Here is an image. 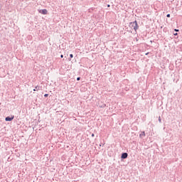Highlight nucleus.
<instances>
[{
  "mask_svg": "<svg viewBox=\"0 0 182 182\" xmlns=\"http://www.w3.org/2000/svg\"><path fill=\"white\" fill-rule=\"evenodd\" d=\"M129 26L132 28V29H134V31H137V29H139V24H137L136 21L131 22Z\"/></svg>",
  "mask_w": 182,
  "mask_h": 182,
  "instance_id": "1",
  "label": "nucleus"
},
{
  "mask_svg": "<svg viewBox=\"0 0 182 182\" xmlns=\"http://www.w3.org/2000/svg\"><path fill=\"white\" fill-rule=\"evenodd\" d=\"M14 118H15V116L12 115L11 117H6L5 120L6 122H12V120H14Z\"/></svg>",
  "mask_w": 182,
  "mask_h": 182,
  "instance_id": "2",
  "label": "nucleus"
},
{
  "mask_svg": "<svg viewBox=\"0 0 182 182\" xmlns=\"http://www.w3.org/2000/svg\"><path fill=\"white\" fill-rule=\"evenodd\" d=\"M39 14H42V15H48V10L46 9L39 10Z\"/></svg>",
  "mask_w": 182,
  "mask_h": 182,
  "instance_id": "3",
  "label": "nucleus"
},
{
  "mask_svg": "<svg viewBox=\"0 0 182 182\" xmlns=\"http://www.w3.org/2000/svg\"><path fill=\"white\" fill-rule=\"evenodd\" d=\"M140 139H143V137H146V132L144 131L141 132V134H139Z\"/></svg>",
  "mask_w": 182,
  "mask_h": 182,
  "instance_id": "4",
  "label": "nucleus"
},
{
  "mask_svg": "<svg viewBox=\"0 0 182 182\" xmlns=\"http://www.w3.org/2000/svg\"><path fill=\"white\" fill-rule=\"evenodd\" d=\"M127 153H123L122 154V159H127Z\"/></svg>",
  "mask_w": 182,
  "mask_h": 182,
  "instance_id": "5",
  "label": "nucleus"
},
{
  "mask_svg": "<svg viewBox=\"0 0 182 182\" xmlns=\"http://www.w3.org/2000/svg\"><path fill=\"white\" fill-rule=\"evenodd\" d=\"M38 90H41V87L39 86H36L35 89H33V92H38Z\"/></svg>",
  "mask_w": 182,
  "mask_h": 182,
  "instance_id": "6",
  "label": "nucleus"
},
{
  "mask_svg": "<svg viewBox=\"0 0 182 182\" xmlns=\"http://www.w3.org/2000/svg\"><path fill=\"white\" fill-rule=\"evenodd\" d=\"M100 107H106V104H102V105H100Z\"/></svg>",
  "mask_w": 182,
  "mask_h": 182,
  "instance_id": "7",
  "label": "nucleus"
},
{
  "mask_svg": "<svg viewBox=\"0 0 182 182\" xmlns=\"http://www.w3.org/2000/svg\"><path fill=\"white\" fill-rule=\"evenodd\" d=\"M48 96H49V95H48V94H45V95H44V97H48Z\"/></svg>",
  "mask_w": 182,
  "mask_h": 182,
  "instance_id": "8",
  "label": "nucleus"
},
{
  "mask_svg": "<svg viewBox=\"0 0 182 182\" xmlns=\"http://www.w3.org/2000/svg\"><path fill=\"white\" fill-rule=\"evenodd\" d=\"M70 58H73V54H70Z\"/></svg>",
  "mask_w": 182,
  "mask_h": 182,
  "instance_id": "9",
  "label": "nucleus"
},
{
  "mask_svg": "<svg viewBox=\"0 0 182 182\" xmlns=\"http://www.w3.org/2000/svg\"><path fill=\"white\" fill-rule=\"evenodd\" d=\"M167 18H170V14L166 15Z\"/></svg>",
  "mask_w": 182,
  "mask_h": 182,
  "instance_id": "10",
  "label": "nucleus"
},
{
  "mask_svg": "<svg viewBox=\"0 0 182 182\" xmlns=\"http://www.w3.org/2000/svg\"><path fill=\"white\" fill-rule=\"evenodd\" d=\"M77 80H80V77H78L77 78Z\"/></svg>",
  "mask_w": 182,
  "mask_h": 182,
  "instance_id": "11",
  "label": "nucleus"
},
{
  "mask_svg": "<svg viewBox=\"0 0 182 182\" xmlns=\"http://www.w3.org/2000/svg\"><path fill=\"white\" fill-rule=\"evenodd\" d=\"M175 32H178V29H175Z\"/></svg>",
  "mask_w": 182,
  "mask_h": 182,
  "instance_id": "12",
  "label": "nucleus"
},
{
  "mask_svg": "<svg viewBox=\"0 0 182 182\" xmlns=\"http://www.w3.org/2000/svg\"><path fill=\"white\" fill-rule=\"evenodd\" d=\"M173 35H174L175 36H177L178 33H174Z\"/></svg>",
  "mask_w": 182,
  "mask_h": 182,
  "instance_id": "13",
  "label": "nucleus"
},
{
  "mask_svg": "<svg viewBox=\"0 0 182 182\" xmlns=\"http://www.w3.org/2000/svg\"><path fill=\"white\" fill-rule=\"evenodd\" d=\"M92 137H95V134H92Z\"/></svg>",
  "mask_w": 182,
  "mask_h": 182,
  "instance_id": "14",
  "label": "nucleus"
},
{
  "mask_svg": "<svg viewBox=\"0 0 182 182\" xmlns=\"http://www.w3.org/2000/svg\"><path fill=\"white\" fill-rule=\"evenodd\" d=\"M159 122H161V118L159 117Z\"/></svg>",
  "mask_w": 182,
  "mask_h": 182,
  "instance_id": "15",
  "label": "nucleus"
},
{
  "mask_svg": "<svg viewBox=\"0 0 182 182\" xmlns=\"http://www.w3.org/2000/svg\"><path fill=\"white\" fill-rule=\"evenodd\" d=\"M107 7H108V8H110V5H109V4H108V5H107Z\"/></svg>",
  "mask_w": 182,
  "mask_h": 182,
  "instance_id": "16",
  "label": "nucleus"
},
{
  "mask_svg": "<svg viewBox=\"0 0 182 182\" xmlns=\"http://www.w3.org/2000/svg\"><path fill=\"white\" fill-rule=\"evenodd\" d=\"M60 58H63V55H60Z\"/></svg>",
  "mask_w": 182,
  "mask_h": 182,
  "instance_id": "17",
  "label": "nucleus"
},
{
  "mask_svg": "<svg viewBox=\"0 0 182 182\" xmlns=\"http://www.w3.org/2000/svg\"><path fill=\"white\" fill-rule=\"evenodd\" d=\"M146 55H149V53H146Z\"/></svg>",
  "mask_w": 182,
  "mask_h": 182,
  "instance_id": "18",
  "label": "nucleus"
}]
</instances>
